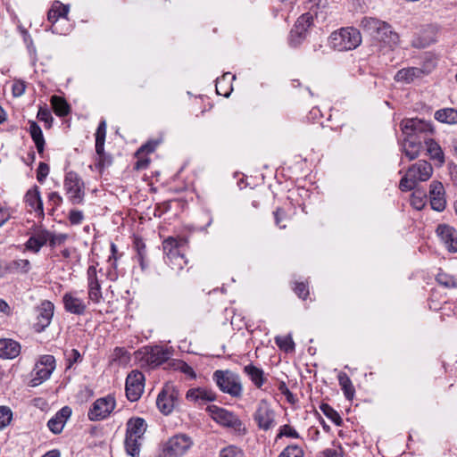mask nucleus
Segmentation results:
<instances>
[{"label": "nucleus", "mask_w": 457, "mask_h": 457, "mask_svg": "<svg viewBox=\"0 0 457 457\" xmlns=\"http://www.w3.org/2000/svg\"><path fill=\"white\" fill-rule=\"evenodd\" d=\"M212 379L218 388L233 398H241L243 384L238 374L229 370H217L212 374Z\"/></svg>", "instance_id": "obj_1"}, {"label": "nucleus", "mask_w": 457, "mask_h": 457, "mask_svg": "<svg viewBox=\"0 0 457 457\" xmlns=\"http://www.w3.org/2000/svg\"><path fill=\"white\" fill-rule=\"evenodd\" d=\"M433 173V168L427 161H419L412 164L402 178L399 187L402 191H411L415 188L420 181H427Z\"/></svg>", "instance_id": "obj_2"}, {"label": "nucleus", "mask_w": 457, "mask_h": 457, "mask_svg": "<svg viewBox=\"0 0 457 457\" xmlns=\"http://www.w3.org/2000/svg\"><path fill=\"white\" fill-rule=\"evenodd\" d=\"M361 25L370 33H376L377 37L387 44L390 47H394L399 43V36L392 30V27L386 21H382L376 18L365 17L361 20Z\"/></svg>", "instance_id": "obj_3"}, {"label": "nucleus", "mask_w": 457, "mask_h": 457, "mask_svg": "<svg viewBox=\"0 0 457 457\" xmlns=\"http://www.w3.org/2000/svg\"><path fill=\"white\" fill-rule=\"evenodd\" d=\"M328 42L330 46L337 51H348L356 48L361 42V33L354 28H343L334 31Z\"/></svg>", "instance_id": "obj_4"}, {"label": "nucleus", "mask_w": 457, "mask_h": 457, "mask_svg": "<svg viewBox=\"0 0 457 457\" xmlns=\"http://www.w3.org/2000/svg\"><path fill=\"white\" fill-rule=\"evenodd\" d=\"M206 411L211 418L220 426L232 428L240 435L246 433L244 423L234 412L217 405H210Z\"/></svg>", "instance_id": "obj_5"}, {"label": "nucleus", "mask_w": 457, "mask_h": 457, "mask_svg": "<svg viewBox=\"0 0 457 457\" xmlns=\"http://www.w3.org/2000/svg\"><path fill=\"white\" fill-rule=\"evenodd\" d=\"M193 440L186 434H177L169 438L161 447L156 457H181L193 445Z\"/></svg>", "instance_id": "obj_6"}, {"label": "nucleus", "mask_w": 457, "mask_h": 457, "mask_svg": "<svg viewBox=\"0 0 457 457\" xmlns=\"http://www.w3.org/2000/svg\"><path fill=\"white\" fill-rule=\"evenodd\" d=\"M137 358L142 367L152 369L167 361L170 358V353L158 345L145 346L137 352Z\"/></svg>", "instance_id": "obj_7"}, {"label": "nucleus", "mask_w": 457, "mask_h": 457, "mask_svg": "<svg viewBox=\"0 0 457 457\" xmlns=\"http://www.w3.org/2000/svg\"><path fill=\"white\" fill-rule=\"evenodd\" d=\"M54 305L52 302L45 300L34 309V322L32 328L35 332L44 331L51 324L54 317Z\"/></svg>", "instance_id": "obj_8"}, {"label": "nucleus", "mask_w": 457, "mask_h": 457, "mask_svg": "<svg viewBox=\"0 0 457 457\" xmlns=\"http://www.w3.org/2000/svg\"><path fill=\"white\" fill-rule=\"evenodd\" d=\"M55 369V359L53 355H43L36 362L33 378H30V386H37L47 380Z\"/></svg>", "instance_id": "obj_9"}, {"label": "nucleus", "mask_w": 457, "mask_h": 457, "mask_svg": "<svg viewBox=\"0 0 457 457\" xmlns=\"http://www.w3.org/2000/svg\"><path fill=\"white\" fill-rule=\"evenodd\" d=\"M63 187L72 204H79L84 199L83 182L76 172L70 171L66 174Z\"/></svg>", "instance_id": "obj_10"}, {"label": "nucleus", "mask_w": 457, "mask_h": 457, "mask_svg": "<svg viewBox=\"0 0 457 457\" xmlns=\"http://www.w3.org/2000/svg\"><path fill=\"white\" fill-rule=\"evenodd\" d=\"M253 420L260 429L268 431L275 426V411L268 401L261 400L253 413Z\"/></svg>", "instance_id": "obj_11"}, {"label": "nucleus", "mask_w": 457, "mask_h": 457, "mask_svg": "<svg viewBox=\"0 0 457 457\" xmlns=\"http://www.w3.org/2000/svg\"><path fill=\"white\" fill-rule=\"evenodd\" d=\"M116 406L115 399L112 395H108L101 397L94 402L92 407L88 411V418L90 420H102L107 418Z\"/></svg>", "instance_id": "obj_12"}, {"label": "nucleus", "mask_w": 457, "mask_h": 457, "mask_svg": "<svg viewBox=\"0 0 457 457\" xmlns=\"http://www.w3.org/2000/svg\"><path fill=\"white\" fill-rule=\"evenodd\" d=\"M403 133L408 137H413L424 141L428 137V133H432L431 125L420 119H407L401 122Z\"/></svg>", "instance_id": "obj_13"}, {"label": "nucleus", "mask_w": 457, "mask_h": 457, "mask_svg": "<svg viewBox=\"0 0 457 457\" xmlns=\"http://www.w3.org/2000/svg\"><path fill=\"white\" fill-rule=\"evenodd\" d=\"M145 376L142 372L134 370L126 379V395L130 402L137 401L144 392Z\"/></svg>", "instance_id": "obj_14"}, {"label": "nucleus", "mask_w": 457, "mask_h": 457, "mask_svg": "<svg viewBox=\"0 0 457 457\" xmlns=\"http://www.w3.org/2000/svg\"><path fill=\"white\" fill-rule=\"evenodd\" d=\"M106 137V122L102 120L96 132V153L97 154V164L104 168L111 164V159L104 153V142Z\"/></svg>", "instance_id": "obj_15"}, {"label": "nucleus", "mask_w": 457, "mask_h": 457, "mask_svg": "<svg viewBox=\"0 0 457 457\" xmlns=\"http://www.w3.org/2000/svg\"><path fill=\"white\" fill-rule=\"evenodd\" d=\"M177 392L174 386L171 385H166L157 396V407L162 413L169 414L172 411L175 406Z\"/></svg>", "instance_id": "obj_16"}, {"label": "nucleus", "mask_w": 457, "mask_h": 457, "mask_svg": "<svg viewBox=\"0 0 457 457\" xmlns=\"http://www.w3.org/2000/svg\"><path fill=\"white\" fill-rule=\"evenodd\" d=\"M312 20L313 15L311 12L303 13L297 19L290 32V44L295 46L304 38L307 29L312 23Z\"/></svg>", "instance_id": "obj_17"}, {"label": "nucleus", "mask_w": 457, "mask_h": 457, "mask_svg": "<svg viewBox=\"0 0 457 457\" xmlns=\"http://www.w3.org/2000/svg\"><path fill=\"white\" fill-rule=\"evenodd\" d=\"M429 199L431 208L437 212L445 210L446 201L445 198V188L440 181L434 180L429 186Z\"/></svg>", "instance_id": "obj_18"}, {"label": "nucleus", "mask_w": 457, "mask_h": 457, "mask_svg": "<svg viewBox=\"0 0 457 457\" xmlns=\"http://www.w3.org/2000/svg\"><path fill=\"white\" fill-rule=\"evenodd\" d=\"M87 287H88V298L96 303H100L102 299L101 285L97 278L96 268L94 265H90L87 271Z\"/></svg>", "instance_id": "obj_19"}, {"label": "nucleus", "mask_w": 457, "mask_h": 457, "mask_svg": "<svg viewBox=\"0 0 457 457\" xmlns=\"http://www.w3.org/2000/svg\"><path fill=\"white\" fill-rule=\"evenodd\" d=\"M436 234L450 252L457 253V230L454 228L440 224L436 228Z\"/></svg>", "instance_id": "obj_20"}, {"label": "nucleus", "mask_w": 457, "mask_h": 457, "mask_svg": "<svg viewBox=\"0 0 457 457\" xmlns=\"http://www.w3.org/2000/svg\"><path fill=\"white\" fill-rule=\"evenodd\" d=\"M64 309L67 312L82 315L87 310V305L84 301L79 298L75 293H65L62 297Z\"/></svg>", "instance_id": "obj_21"}, {"label": "nucleus", "mask_w": 457, "mask_h": 457, "mask_svg": "<svg viewBox=\"0 0 457 457\" xmlns=\"http://www.w3.org/2000/svg\"><path fill=\"white\" fill-rule=\"evenodd\" d=\"M216 397L215 392L206 387L191 388L186 394L187 400L195 403L213 402Z\"/></svg>", "instance_id": "obj_22"}, {"label": "nucleus", "mask_w": 457, "mask_h": 457, "mask_svg": "<svg viewBox=\"0 0 457 457\" xmlns=\"http://www.w3.org/2000/svg\"><path fill=\"white\" fill-rule=\"evenodd\" d=\"M71 415V409L65 406L48 420L47 427L54 434H60Z\"/></svg>", "instance_id": "obj_23"}, {"label": "nucleus", "mask_w": 457, "mask_h": 457, "mask_svg": "<svg viewBox=\"0 0 457 457\" xmlns=\"http://www.w3.org/2000/svg\"><path fill=\"white\" fill-rule=\"evenodd\" d=\"M422 140L406 136L402 144V149L405 156L410 160L416 159L422 148Z\"/></svg>", "instance_id": "obj_24"}, {"label": "nucleus", "mask_w": 457, "mask_h": 457, "mask_svg": "<svg viewBox=\"0 0 457 457\" xmlns=\"http://www.w3.org/2000/svg\"><path fill=\"white\" fill-rule=\"evenodd\" d=\"M21 353V345L18 342L9 339H0V358L13 359Z\"/></svg>", "instance_id": "obj_25"}, {"label": "nucleus", "mask_w": 457, "mask_h": 457, "mask_svg": "<svg viewBox=\"0 0 457 457\" xmlns=\"http://www.w3.org/2000/svg\"><path fill=\"white\" fill-rule=\"evenodd\" d=\"M50 233L46 229L37 228L30 233V251L37 253L49 241Z\"/></svg>", "instance_id": "obj_26"}, {"label": "nucleus", "mask_w": 457, "mask_h": 457, "mask_svg": "<svg viewBox=\"0 0 457 457\" xmlns=\"http://www.w3.org/2000/svg\"><path fill=\"white\" fill-rule=\"evenodd\" d=\"M146 430V424L142 418H134L127 422L126 436L142 438Z\"/></svg>", "instance_id": "obj_27"}, {"label": "nucleus", "mask_w": 457, "mask_h": 457, "mask_svg": "<svg viewBox=\"0 0 457 457\" xmlns=\"http://www.w3.org/2000/svg\"><path fill=\"white\" fill-rule=\"evenodd\" d=\"M186 245V240L183 238L168 237L162 243L163 252L167 256V259L173 255L181 253V247Z\"/></svg>", "instance_id": "obj_28"}, {"label": "nucleus", "mask_w": 457, "mask_h": 457, "mask_svg": "<svg viewBox=\"0 0 457 457\" xmlns=\"http://www.w3.org/2000/svg\"><path fill=\"white\" fill-rule=\"evenodd\" d=\"M244 372L249 377L257 388H261L263 386L266 378H264V372L261 368H258L253 364H248L244 367Z\"/></svg>", "instance_id": "obj_29"}, {"label": "nucleus", "mask_w": 457, "mask_h": 457, "mask_svg": "<svg viewBox=\"0 0 457 457\" xmlns=\"http://www.w3.org/2000/svg\"><path fill=\"white\" fill-rule=\"evenodd\" d=\"M423 142L427 147V154L429 155L430 159L442 164L445 162V156L440 145L429 137H424Z\"/></svg>", "instance_id": "obj_30"}, {"label": "nucleus", "mask_w": 457, "mask_h": 457, "mask_svg": "<svg viewBox=\"0 0 457 457\" xmlns=\"http://www.w3.org/2000/svg\"><path fill=\"white\" fill-rule=\"evenodd\" d=\"M421 73V70L416 67L403 68L396 72L395 79L397 82L411 83L414 79L420 77Z\"/></svg>", "instance_id": "obj_31"}, {"label": "nucleus", "mask_w": 457, "mask_h": 457, "mask_svg": "<svg viewBox=\"0 0 457 457\" xmlns=\"http://www.w3.org/2000/svg\"><path fill=\"white\" fill-rule=\"evenodd\" d=\"M69 12V5L62 4L60 2L54 3L52 8L48 12V21L53 26L60 18H66Z\"/></svg>", "instance_id": "obj_32"}, {"label": "nucleus", "mask_w": 457, "mask_h": 457, "mask_svg": "<svg viewBox=\"0 0 457 457\" xmlns=\"http://www.w3.org/2000/svg\"><path fill=\"white\" fill-rule=\"evenodd\" d=\"M50 102L52 108L57 116L64 117L70 113L71 107L63 97L54 95L51 97Z\"/></svg>", "instance_id": "obj_33"}, {"label": "nucleus", "mask_w": 457, "mask_h": 457, "mask_svg": "<svg viewBox=\"0 0 457 457\" xmlns=\"http://www.w3.org/2000/svg\"><path fill=\"white\" fill-rule=\"evenodd\" d=\"M435 119L443 123H457V110L453 108L440 109L435 112Z\"/></svg>", "instance_id": "obj_34"}, {"label": "nucleus", "mask_w": 457, "mask_h": 457, "mask_svg": "<svg viewBox=\"0 0 457 457\" xmlns=\"http://www.w3.org/2000/svg\"><path fill=\"white\" fill-rule=\"evenodd\" d=\"M337 378L344 395L347 399L352 400L354 396L355 389L350 378L346 373L339 372Z\"/></svg>", "instance_id": "obj_35"}, {"label": "nucleus", "mask_w": 457, "mask_h": 457, "mask_svg": "<svg viewBox=\"0 0 457 457\" xmlns=\"http://www.w3.org/2000/svg\"><path fill=\"white\" fill-rule=\"evenodd\" d=\"M30 137L33 139L37 152L43 154L45 139L40 127L34 121H30Z\"/></svg>", "instance_id": "obj_36"}, {"label": "nucleus", "mask_w": 457, "mask_h": 457, "mask_svg": "<svg viewBox=\"0 0 457 457\" xmlns=\"http://www.w3.org/2000/svg\"><path fill=\"white\" fill-rule=\"evenodd\" d=\"M139 437L129 436L125 437V449L126 453L132 457H139L140 454V445Z\"/></svg>", "instance_id": "obj_37"}, {"label": "nucleus", "mask_w": 457, "mask_h": 457, "mask_svg": "<svg viewBox=\"0 0 457 457\" xmlns=\"http://www.w3.org/2000/svg\"><path fill=\"white\" fill-rule=\"evenodd\" d=\"M275 343L280 350L286 353H292L295 351V343L291 335L277 336L275 337Z\"/></svg>", "instance_id": "obj_38"}, {"label": "nucleus", "mask_w": 457, "mask_h": 457, "mask_svg": "<svg viewBox=\"0 0 457 457\" xmlns=\"http://www.w3.org/2000/svg\"><path fill=\"white\" fill-rule=\"evenodd\" d=\"M427 204V194L420 189H416L411 197V204L418 211L422 210Z\"/></svg>", "instance_id": "obj_39"}, {"label": "nucleus", "mask_w": 457, "mask_h": 457, "mask_svg": "<svg viewBox=\"0 0 457 457\" xmlns=\"http://www.w3.org/2000/svg\"><path fill=\"white\" fill-rule=\"evenodd\" d=\"M168 263L172 270L179 271L183 270L184 267L187 264V260L185 258L182 253H179V254L173 255L172 257L169 258Z\"/></svg>", "instance_id": "obj_40"}, {"label": "nucleus", "mask_w": 457, "mask_h": 457, "mask_svg": "<svg viewBox=\"0 0 457 457\" xmlns=\"http://www.w3.org/2000/svg\"><path fill=\"white\" fill-rule=\"evenodd\" d=\"M220 457H245V453L240 447L230 445L220 451Z\"/></svg>", "instance_id": "obj_41"}, {"label": "nucleus", "mask_w": 457, "mask_h": 457, "mask_svg": "<svg viewBox=\"0 0 457 457\" xmlns=\"http://www.w3.org/2000/svg\"><path fill=\"white\" fill-rule=\"evenodd\" d=\"M436 281L440 285L448 288L457 287V279L453 276L445 272H439L436 275Z\"/></svg>", "instance_id": "obj_42"}, {"label": "nucleus", "mask_w": 457, "mask_h": 457, "mask_svg": "<svg viewBox=\"0 0 457 457\" xmlns=\"http://www.w3.org/2000/svg\"><path fill=\"white\" fill-rule=\"evenodd\" d=\"M229 77H230V73H226L220 79H217L216 92L218 95L224 96L226 97H228L230 95V93L232 91L231 86L228 87L225 89H224V86H223L229 79Z\"/></svg>", "instance_id": "obj_43"}, {"label": "nucleus", "mask_w": 457, "mask_h": 457, "mask_svg": "<svg viewBox=\"0 0 457 457\" xmlns=\"http://www.w3.org/2000/svg\"><path fill=\"white\" fill-rule=\"evenodd\" d=\"M320 410L322 412L330 419L336 425L340 426L342 424V418L331 406L327 403H322L320 405Z\"/></svg>", "instance_id": "obj_44"}, {"label": "nucleus", "mask_w": 457, "mask_h": 457, "mask_svg": "<svg viewBox=\"0 0 457 457\" xmlns=\"http://www.w3.org/2000/svg\"><path fill=\"white\" fill-rule=\"evenodd\" d=\"M37 119L45 123L46 129H50L53 123V116L47 107H40L37 112Z\"/></svg>", "instance_id": "obj_45"}, {"label": "nucleus", "mask_w": 457, "mask_h": 457, "mask_svg": "<svg viewBox=\"0 0 457 457\" xmlns=\"http://www.w3.org/2000/svg\"><path fill=\"white\" fill-rule=\"evenodd\" d=\"M28 263L26 259H16L8 262L11 273L26 272Z\"/></svg>", "instance_id": "obj_46"}, {"label": "nucleus", "mask_w": 457, "mask_h": 457, "mask_svg": "<svg viewBox=\"0 0 457 457\" xmlns=\"http://www.w3.org/2000/svg\"><path fill=\"white\" fill-rule=\"evenodd\" d=\"M12 418V412L7 406H0V430L7 427Z\"/></svg>", "instance_id": "obj_47"}, {"label": "nucleus", "mask_w": 457, "mask_h": 457, "mask_svg": "<svg viewBox=\"0 0 457 457\" xmlns=\"http://www.w3.org/2000/svg\"><path fill=\"white\" fill-rule=\"evenodd\" d=\"M278 457H303V452L302 448L297 445H288Z\"/></svg>", "instance_id": "obj_48"}, {"label": "nucleus", "mask_w": 457, "mask_h": 457, "mask_svg": "<svg viewBox=\"0 0 457 457\" xmlns=\"http://www.w3.org/2000/svg\"><path fill=\"white\" fill-rule=\"evenodd\" d=\"M27 85L24 80L13 79L12 82L11 89L13 96L18 97L24 94Z\"/></svg>", "instance_id": "obj_49"}, {"label": "nucleus", "mask_w": 457, "mask_h": 457, "mask_svg": "<svg viewBox=\"0 0 457 457\" xmlns=\"http://www.w3.org/2000/svg\"><path fill=\"white\" fill-rule=\"evenodd\" d=\"M305 9L313 12L317 15L318 11L327 4V0H306L304 2Z\"/></svg>", "instance_id": "obj_50"}, {"label": "nucleus", "mask_w": 457, "mask_h": 457, "mask_svg": "<svg viewBox=\"0 0 457 457\" xmlns=\"http://www.w3.org/2000/svg\"><path fill=\"white\" fill-rule=\"evenodd\" d=\"M282 436L299 438L300 436L298 432L290 425H283L280 428L278 434L277 435V438H280Z\"/></svg>", "instance_id": "obj_51"}, {"label": "nucleus", "mask_w": 457, "mask_h": 457, "mask_svg": "<svg viewBox=\"0 0 457 457\" xmlns=\"http://www.w3.org/2000/svg\"><path fill=\"white\" fill-rule=\"evenodd\" d=\"M49 174V166L46 162H40L37 169V179L43 183Z\"/></svg>", "instance_id": "obj_52"}, {"label": "nucleus", "mask_w": 457, "mask_h": 457, "mask_svg": "<svg viewBox=\"0 0 457 457\" xmlns=\"http://www.w3.org/2000/svg\"><path fill=\"white\" fill-rule=\"evenodd\" d=\"M65 355L67 357L68 368H71L74 363L81 361V355L77 349H71L70 353L68 354L65 353Z\"/></svg>", "instance_id": "obj_53"}, {"label": "nucleus", "mask_w": 457, "mask_h": 457, "mask_svg": "<svg viewBox=\"0 0 457 457\" xmlns=\"http://www.w3.org/2000/svg\"><path fill=\"white\" fill-rule=\"evenodd\" d=\"M84 220V214L81 211L71 210L69 213V220L72 225H79Z\"/></svg>", "instance_id": "obj_54"}, {"label": "nucleus", "mask_w": 457, "mask_h": 457, "mask_svg": "<svg viewBox=\"0 0 457 457\" xmlns=\"http://www.w3.org/2000/svg\"><path fill=\"white\" fill-rule=\"evenodd\" d=\"M158 145L157 141H149L143 145L137 152V155L153 153Z\"/></svg>", "instance_id": "obj_55"}, {"label": "nucleus", "mask_w": 457, "mask_h": 457, "mask_svg": "<svg viewBox=\"0 0 457 457\" xmlns=\"http://www.w3.org/2000/svg\"><path fill=\"white\" fill-rule=\"evenodd\" d=\"M177 369L179 370L184 374L188 375L192 378H195L196 377V374L194 371L193 368L184 361H179L177 364Z\"/></svg>", "instance_id": "obj_56"}, {"label": "nucleus", "mask_w": 457, "mask_h": 457, "mask_svg": "<svg viewBox=\"0 0 457 457\" xmlns=\"http://www.w3.org/2000/svg\"><path fill=\"white\" fill-rule=\"evenodd\" d=\"M294 290L302 299H305L309 295L308 287L304 283H296Z\"/></svg>", "instance_id": "obj_57"}, {"label": "nucleus", "mask_w": 457, "mask_h": 457, "mask_svg": "<svg viewBox=\"0 0 457 457\" xmlns=\"http://www.w3.org/2000/svg\"><path fill=\"white\" fill-rule=\"evenodd\" d=\"M136 246L137 249L138 262H139L141 267L144 269V259L145 256V245L142 241L137 240Z\"/></svg>", "instance_id": "obj_58"}, {"label": "nucleus", "mask_w": 457, "mask_h": 457, "mask_svg": "<svg viewBox=\"0 0 457 457\" xmlns=\"http://www.w3.org/2000/svg\"><path fill=\"white\" fill-rule=\"evenodd\" d=\"M67 239V235L65 234H59V235H51L49 238V244L52 247H54L56 245H62L65 242Z\"/></svg>", "instance_id": "obj_59"}, {"label": "nucleus", "mask_w": 457, "mask_h": 457, "mask_svg": "<svg viewBox=\"0 0 457 457\" xmlns=\"http://www.w3.org/2000/svg\"><path fill=\"white\" fill-rule=\"evenodd\" d=\"M285 217H286V212L281 208H278L274 212V218H275L276 225L278 226L280 228H286L285 224H281V221L285 219Z\"/></svg>", "instance_id": "obj_60"}, {"label": "nucleus", "mask_w": 457, "mask_h": 457, "mask_svg": "<svg viewBox=\"0 0 457 457\" xmlns=\"http://www.w3.org/2000/svg\"><path fill=\"white\" fill-rule=\"evenodd\" d=\"M49 200L56 206H59L62 203V197L57 192H52L49 195Z\"/></svg>", "instance_id": "obj_61"}, {"label": "nucleus", "mask_w": 457, "mask_h": 457, "mask_svg": "<svg viewBox=\"0 0 457 457\" xmlns=\"http://www.w3.org/2000/svg\"><path fill=\"white\" fill-rule=\"evenodd\" d=\"M8 273H11L8 262H0V278L4 277Z\"/></svg>", "instance_id": "obj_62"}, {"label": "nucleus", "mask_w": 457, "mask_h": 457, "mask_svg": "<svg viewBox=\"0 0 457 457\" xmlns=\"http://www.w3.org/2000/svg\"><path fill=\"white\" fill-rule=\"evenodd\" d=\"M9 219V214L6 210L0 208V227L4 224Z\"/></svg>", "instance_id": "obj_63"}, {"label": "nucleus", "mask_w": 457, "mask_h": 457, "mask_svg": "<svg viewBox=\"0 0 457 457\" xmlns=\"http://www.w3.org/2000/svg\"><path fill=\"white\" fill-rule=\"evenodd\" d=\"M1 313L8 315L10 313V307L6 302L0 299V314Z\"/></svg>", "instance_id": "obj_64"}]
</instances>
